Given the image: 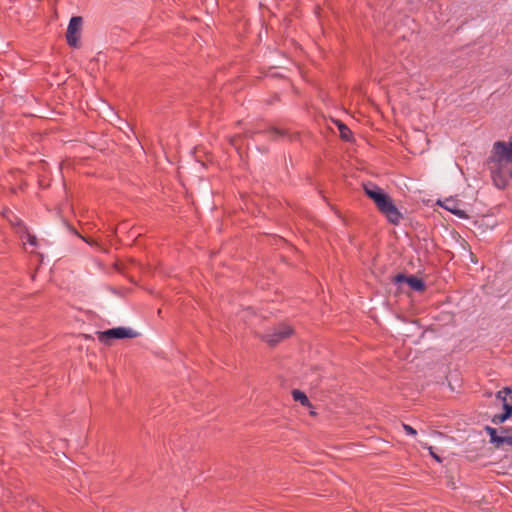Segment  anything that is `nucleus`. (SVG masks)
<instances>
[{"label": "nucleus", "instance_id": "7", "mask_svg": "<svg viewBox=\"0 0 512 512\" xmlns=\"http://www.w3.org/2000/svg\"><path fill=\"white\" fill-rule=\"evenodd\" d=\"M396 283H407L414 291H422L425 288V283L420 278L415 276H406L404 274H398L394 278Z\"/></svg>", "mask_w": 512, "mask_h": 512}, {"label": "nucleus", "instance_id": "12", "mask_svg": "<svg viewBox=\"0 0 512 512\" xmlns=\"http://www.w3.org/2000/svg\"><path fill=\"white\" fill-rule=\"evenodd\" d=\"M443 207L459 217H464L465 215V213L462 210L456 208V203L451 200H446Z\"/></svg>", "mask_w": 512, "mask_h": 512}, {"label": "nucleus", "instance_id": "9", "mask_svg": "<svg viewBox=\"0 0 512 512\" xmlns=\"http://www.w3.org/2000/svg\"><path fill=\"white\" fill-rule=\"evenodd\" d=\"M485 431L490 436V442L494 444L497 448H499L501 436L497 434V429L490 426H486Z\"/></svg>", "mask_w": 512, "mask_h": 512}, {"label": "nucleus", "instance_id": "10", "mask_svg": "<svg viewBox=\"0 0 512 512\" xmlns=\"http://www.w3.org/2000/svg\"><path fill=\"white\" fill-rule=\"evenodd\" d=\"M292 396L296 402H300L303 406L310 405L309 399L304 392H302L300 390H293Z\"/></svg>", "mask_w": 512, "mask_h": 512}, {"label": "nucleus", "instance_id": "2", "mask_svg": "<svg viewBox=\"0 0 512 512\" xmlns=\"http://www.w3.org/2000/svg\"><path fill=\"white\" fill-rule=\"evenodd\" d=\"M365 194L373 200L378 210L387 218V220L397 225L402 219V214L393 203L389 195H387L380 187L374 184L364 185Z\"/></svg>", "mask_w": 512, "mask_h": 512}, {"label": "nucleus", "instance_id": "8", "mask_svg": "<svg viewBox=\"0 0 512 512\" xmlns=\"http://www.w3.org/2000/svg\"><path fill=\"white\" fill-rule=\"evenodd\" d=\"M269 137L274 140L285 138L288 136V132L285 129L271 127L267 130Z\"/></svg>", "mask_w": 512, "mask_h": 512}, {"label": "nucleus", "instance_id": "14", "mask_svg": "<svg viewBox=\"0 0 512 512\" xmlns=\"http://www.w3.org/2000/svg\"><path fill=\"white\" fill-rule=\"evenodd\" d=\"M339 130H340V135H341L342 139H344V140H349L350 139L351 131H350V129L347 126H345L344 124L340 123L339 124Z\"/></svg>", "mask_w": 512, "mask_h": 512}, {"label": "nucleus", "instance_id": "3", "mask_svg": "<svg viewBox=\"0 0 512 512\" xmlns=\"http://www.w3.org/2000/svg\"><path fill=\"white\" fill-rule=\"evenodd\" d=\"M365 194L373 200L378 210L387 218V220L397 225L402 219V214L393 203L389 195H387L380 187L374 184L364 185Z\"/></svg>", "mask_w": 512, "mask_h": 512}, {"label": "nucleus", "instance_id": "18", "mask_svg": "<svg viewBox=\"0 0 512 512\" xmlns=\"http://www.w3.org/2000/svg\"><path fill=\"white\" fill-rule=\"evenodd\" d=\"M26 237H27V242L32 245V246H35L36 243H37V238L34 236V235H31L29 233L26 234Z\"/></svg>", "mask_w": 512, "mask_h": 512}, {"label": "nucleus", "instance_id": "21", "mask_svg": "<svg viewBox=\"0 0 512 512\" xmlns=\"http://www.w3.org/2000/svg\"><path fill=\"white\" fill-rule=\"evenodd\" d=\"M469 253H470L471 259L473 260V253L472 252H469Z\"/></svg>", "mask_w": 512, "mask_h": 512}, {"label": "nucleus", "instance_id": "1", "mask_svg": "<svg viewBox=\"0 0 512 512\" xmlns=\"http://www.w3.org/2000/svg\"><path fill=\"white\" fill-rule=\"evenodd\" d=\"M486 165L493 184L504 189L512 179V141H496Z\"/></svg>", "mask_w": 512, "mask_h": 512}, {"label": "nucleus", "instance_id": "6", "mask_svg": "<svg viewBox=\"0 0 512 512\" xmlns=\"http://www.w3.org/2000/svg\"><path fill=\"white\" fill-rule=\"evenodd\" d=\"M81 27H82V18L81 17L74 16L70 19V22H69L68 28H67V32H66V40H67V43L71 47L78 46Z\"/></svg>", "mask_w": 512, "mask_h": 512}, {"label": "nucleus", "instance_id": "4", "mask_svg": "<svg viewBox=\"0 0 512 512\" xmlns=\"http://www.w3.org/2000/svg\"><path fill=\"white\" fill-rule=\"evenodd\" d=\"M138 332L128 327H116L105 331L98 332V340L109 345L113 339L135 338Z\"/></svg>", "mask_w": 512, "mask_h": 512}, {"label": "nucleus", "instance_id": "11", "mask_svg": "<svg viewBox=\"0 0 512 512\" xmlns=\"http://www.w3.org/2000/svg\"><path fill=\"white\" fill-rule=\"evenodd\" d=\"M512 389L510 387H504L500 391L497 392V399L503 403L508 402L510 397H512Z\"/></svg>", "mask_w": 512, "mask_h": 512}, {"label": "nucleus", "instance_id": "13", "mask_svg": "<svg viewBox=\"0 0 512 512\" xmlns=\"http://www.w3.org/2000/svg\"><path fill=\"white\" fill-rule=\"evenodd\" d=\"M509 417H510V412H508V413L503 412L500 414H495L492 417V423H494L496 425L501 424V423L505 422Z\"/></svg>", "mask_w": 512, "mask_h": 512}, {"label": "nucleus", "instance_id": "16", "mask_svg": "<svg viewBox=\"0 0 512 512\" xmlns=\"http://www.w3.org/2000/svg\"><path fill=\"white\" fill-rule=\"evenodd\" d=\"M504 444L512 446V436H501L499 447L503 446Z\"/></svg>", "mask_w": 512, "mask_h": 512}, {"label": "nucleus", "instance_id": "17", "mask_svg": "<svg viewBox=\"0 0 512 512\" xmlns=\"http://www.w3.org/2000/svg\"><path fill=\"white\" fill-rule=\"evenodd\" d=\"M504 412L508 413L510 412V416L512 415V397H510V400L508 402H505L502 404Z\"/></svg>", "mask_w": 512, "mask_h": 512}, {"label": "nucleus", "instance_id": "19", "mask_svg": "<svg viewBox=\"0 0 512 512\" xmlns=\"http://www.w3.org/2000/svg\"><path fill=\"white\" fill-rule=\"evenodd\" d=\"M433 448L432 447H429V452H430V455L437 461V462H441V458L435 454L432 450Z\"/></svg>", "mask_w": 512, "mask_h": 512}, {"label": "nucleus", "instance_id": "15", "mask_svg": "<svg viewBox=\"0 0 512 512\" xmlns=\"http://www.w3.org/2000/svg\"><path fill=\"white\" fill-rule=\"evenodd\" d=\"M402 427L407 435L415 436L417 434L416 430L408 424H403Z\"/></svg>", "mask_w": 512, "mask_h": 512}, {"label": "nucleus", "instance_id": "20", "mask_svg": "<svg viewBox=\"0 0 512 512\" xmlns=\"http://www.w3.org/2000/svg\"><path fill=\"white\" fill-rule=\"evenodd\" d=\"M15 220H16V223H15V224H16V225H18V226H20V227H22V223L20 222V220H18L16 217H15Z\"/></svg>", "mask_w": 512, "mask_h": 512}, {"label": "nucleus", "instance_id": "5", "mask_svg": "<svg viewBox=\"0 0 512 512\" xmlns=\"http://www.w3.org/2000/svg\"><path fill=\"white\" fill-rule=\"evenodd\" d=\"M293 333V329L287 324H279L273 329L267 331L263 335V339L271 346L278 344L284 339L290 337Z\"/></svg>", "mask_w": 512, "mask_h": 512}]
</instances>
